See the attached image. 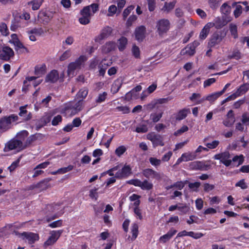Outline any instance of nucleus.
Segmentation results:
<instances>
[{
  "mask_svg": "<svg viewBox=\"0 0 249 249\" xmlns=\"http://www.w3.org/2000/svg\"><path fill=\"white\" fill-rule=\"evenodd\" d=\"M29 132L27 130H22L17 135L18 139L13 138L8 142L4 147L5 151L17 149L18 151L23 150L25 146H23L22 141L28 136Z\"/></svg>",
  "mask_w": 249,
  "mask_h": 249,
  "instance_id": "1",
  "label": "nucleus"
},
{
  "mask_svg": "<svg viewBox=\"0 0 249 249\" xmlns=\"http://www.w3.org/2000/svg\"><path fill=\"white\" fill-rule=\"evenodd\" d=\"M226 36V32L224 30H217L211 36L208 42V47L212 48L220 44L222 40Z\"/></svg>",
  "mask_w": 249,
  "mask_h": 249,
  "instance_id": "2",
  "label": "nucleus"
},
{
  "mask_svg": "<svg viewBox=\"0 0 249 249\" xmlns=\"http://www.w3.org/2000/svg\"><path fill=\"white\" fill-rule=\"evenodd\" d=\"M18 116L15 114H11L8 116H4L0 119V132H6L11 128L12 122L17 121Z\"/></svg>",
  "mask_w": 249,
  "mask_h": 249,
  "instance_id": "3",
  "label": "nucleus"
},
{
  "mask_svg": "<svg viewBox=\"0 0 249 249\" xmlns=\"http://www.w3.org/2000/svg\"><path fill=\"white\" fill-rule=\"evenodd\" d=\"M170 28V22L167 19L162 18L156 22L157 32L158 35L162 36L166 34Z\"/></svg>",
  "mask_w": 249,
  "mask_h": 249,
  "instance_id": "4",
  "label": "nucleus"
},
{
  "mask_svg": "<svg viewBox=\"0 0 249 249\" xmlns=\"http://www.w3.org/2000/svg\"><path fill=\"white\" fill-rule=\"evenodd\" d=\"M87 60L85 55H80L74 62L70 63L68 66L67 73L69 76L73 74L74 71L80 69L81 66Z\"/></svg>",
  "mask_w": 249,
  "mask_h": 249,
  "instance_id": "5",
  "label": "nucleus"
},
{
  "mask_svg": "<svg viewBox=\"0 0 249 249\" xmlns=\"http://www.w3.org/2000/svg\"><path fill=\"white\" fill-rule=\"evenodd\" d=\"M54 13L47 10H40L37 16L38 20L43 25H47L53 17Z\"/></svg>",
  "mask_w": 249,
  "mask_h": 249,
  "instance_id": "6",
  "label": "nucleus"
},
{
  "mask_svg": "<svg viewBox=\"0 0 249 249\" xmlns=\"http://www.w3.org/2000/svg\"><path fill=\"white\" fill-rule=\"evenodd\" d=\"M189 168L192 170L207 171L211 169V165L206 161L196 160L190 163Z\"/></svg>",
  "mask_w": 249,
  "mask_h": 249,
  "instance_id": "7",
  "label": "nucleus"
},
{
  "mask_svg": "<svg viewBox=\"0 0 249 249\" xmlns=\"http://www.w3.org/2000/svg\"><path fill=\"white\" fill-rule=\"evenodd\" d=\"M213 158L214 160H220V162L226 167L230 166L232 163L231 155L229 151H224L216 154L214 156Z\"/></svg>",
  "mask_w": 249,
  "mask_h": 249,
  "instance_id": "8",
  "label": "nucleus"
},
{
  "mask_svg": "<svg viewBox=\"0 0 249 249\" xmlns=\"http://www.w3.org/2000/svg\"><path fill=\"white\" fill-rule=\"evenodd\" d=\"M81 17L78 19L79 23L82 25H87L90 21L91 14L89 6H85L80 12Z\"/></svg>",
  "mask_w": 249,
  "mask_h": 249,
  "instance_id": "9",
  "label": "nucleus"
},
{
  "mask_svg": "<svg viewBox=\"0 0 249 249\" xmlns=\"http://www.w3.org/2000/svg\"><path fill=\"white\" fill-rule=\"evenodd\" d=\"M11 38L10 42L14 44L15 49L17 52L19 51L20 53H23L24 52L26 53L29 52L27 48L25 47L22 43L20 41L16 34H12L11 35Z\"/></svg>",
  "mask_w": 249,
  "mask_h": 249,
  "instance_id": "10",
  "label": "nucleus"
},
{
  "mask_svg": "<svg viewBox=\"0 0 249 249\" xmlns=\"http://www.w3.org/2000/svg\"><path fill=\"white\" fill-rule=\"evenodd\" d=\"M62 232V230L51 231L50 233V236L44 242V246L48 247L53 245L59 239Z\"/></svg>",
  "mask_w": 249,
  "mask_h": 249,
  "instance_id": "11",
  "label": "nucleus"
},
{
  "mask_svg": "<svg viewBox=\"0 0 249 249\" xmlns=\"http://www.w3.org/2000/svg\"><path fill=\"white\" fill-rule=\"evenodd\" d=\"M147 138L152 142L154 147L159 145L162 146L164 145L162 137L160 135L156 134L154 132L148 133Z\"/></svg>",
  "mask_w": 249,
  "mask_h": 249,
  "instance_id": "12",
  "label": "nucleus"
},
{
  "mask_svg": "<svg viewBox=\"0 0 249 249\" xmlns=\"http://www.w3.org/2000/svg\"><path fill=\"white\" fill-rule=\"evenodd\" d=\"M131 174L132 169L130 166L125 164L121 170L116 173L115 177L119 179L126 178Z\"/></svg>",
  "mask_w": 249,
  "mask_h": 249,
  "instance_id": "13",
  "label": "nucleus"
},
{
  "mask_svg": "<svg viewBox=\"0 0 249 249\" xmlns=\"http://www.w3.org/2000/svg\"><path fill=\"white\" fill-rule=\"evenodd\" d=\"M113 29L111 27L107 26L105 27L101 31L100 35L96 36L95 41L96 42H100L103 39L108 37L112 33Z\"/></svg>",
  "mask_w": 249,
  "mask_h": 249,
  "instance_id": "14",
  "label": "nucleus"
},
{
  "mask_svg": "<svg viewBox=\"0 0 249 249\" xmlns=\"http://www.w3.org/2000/svg\"><path fill=\"white\" fill-rule=\"evenodd\" d=\"M14 55L13 50L9 46H4L0 51V59L7 61Z\"/></svg>",
  "mask_w": 249,
  "mask_h": 249,
  "instance_id": "15",
  "label": "nucleus"
},
{
  "mask_svg": "<svg viewBox=\"0 0 249 249\" xmlns=\"http://www.w3.org/2000/svg\"><path fill=\"white\" fill-rule=\"evenodd\" d=\"M146 32V27L143 25H141L135 28L134 35L136 40L139 42L143 41L145 37Z\"/></svg>",
  "mask_w": 249,
  "mask_h": 249,
  "instance_id": "16",
  "label": "nucleus"
},
{
  "mask_svg": "<svg viewBox=\"0 0 249 249\" xmlns=\"http://www.w3.org/2000/svg\"><path fill=\"white\" fill-rule=\"evenodd\" d=\"M51 179L49 178H45L36 184H33L30 186L31 189L37 188L40 191L45 190L50 187L49 182Z\"/></svg>",
  "mask_w": 249,
  "mask_h": 249,
  "instance_id": "17",
  "label": "nucleus"
},
{
  "mask_svg": "<svg viewBox=\"0 0 249 249\" xmlns=\"http://www.w3.org/2000/svg\"><path fill=\"white\" fill-rule=\"evenodd\" d=\"M142 174L146 178H152L159 180L160 178V174L152 169L146 168L143 170Z\"/></svg>",
  "mask_w": 249,
  "mask_h": 249,
  "instance_id": "18",
  "label": "nucleus"
},
{
  "mask_svg": "<svg viewBox=\"0 0 249 249\" xmlns=\"http://www.w3.org/2000/svg\"><path fill=\"white\" fill-rule=\"evenodd\" d=\"M21 235L23 237V239L26 238L28 240L29 244H34L39 239L38 235L33 232H23L21 233Z\"/></svg>",
  "mask_w": 249,
  "mask_h": 249,
  "instance_id": "19",
  "label": "nucleus"
},
{
  "mask_svg": "<svg viewBox=\"0 0 249 249\" xmlns=\"http://www.w3.org/2000/svg\"><path fill=\"white\" fill-rule=\"evenodd\" d=\"M221 95H220L219 92L213 93L212 94L208 95L205 97H204L202 98V99L197 100L196 102V105L200 104L205 100H207L210 102H213L216 100Z\"/></svg>",
  "mask_w": 249,
  "mask_h": 249,
  "instance_id": "20",
  "label": "nucleus"
},
{
  "mask_svg": "<svg viewBox=\"0 0 249 249\" xmlns=\"http://www.w3.org/2000/svg\"><path fill=\"white\" fill-rule=\"evenodd\" d=\"M59 78V74L58 71L56 70H52L45 78L46 82H51L52 83H55Z\"/></svg>",
  "mask_w": 249,
  "mask_h": 249,
  "instance_id": "21",
  "label": "nucleus"
},
{
  "mask_svg": "<svg viewBox=\"0 0 249 249\" xmlns=\"http://www.w3.org/2000/svg\"><path fill=\"white\" fill-rule=\"evenodd\" d=\"M212 24L211 22H208L204 26L199 36V38L201 40H204L207 38L210 33V29L212 28Z\"/></svg>",
  "mask_w": 249,
  "mask_h": 249,
  "instance_id": "22",
  "label": "nucleus"
},
{
  "mask_svg": "<svg viewBox=\"0 0 249 249\" xmlns=\"http://www.w3.org/2000/svg\"><path fill=\"white\" fill-rule=\"evenodd\" d=\"M177 232L176 230L171 229L166 234H164L160 238V241L163 243H165L169 240Z\"/></svg>",
  "mask_w": 249,
  "mask_h": 249,
  "instance_id": "23",
  "label": "nucleus"
},
{
  "mask_svg": "<svg viewBox=\"0 0 249 249\" xmlns=\"http://www.w3.org/2000/svg\"><path fill=\"white\" fill-rule=\"evenodd\" d=\"M46 69L45 64L36 65L35 67V74L38 77L41 76L46 73Z\"/></svg>",
  "mask_w": 249,
  "mask_h": 249,
  "instance_id": "24",
  "label": "nucleus"
},
{
  "mask_svg": "<svg viewBox=\"0 0 249 249\" xmlns=\"http://www.w3.org/2000/svg\"><path fill=\"white\" fill-rule=\"evenodd\" d=\"M190 113L189 108H184L182 109L179 110L176 116V120L180 121L185 119L188 113Z\"/></svg>",
  "mask_w": 249,
  "mask_h": 249,
  "instance_id": "25",
  "label": "nucleus"
},
{
  "mask_svg": "<svg viewBox=\"0 0 249 249\" xmlns=\"http://www.w3.org/2000/svg\"><path fill=\"white\" fill-rule=\"evenodd\" d=\"M116 44L113 41L107 42L102 47V51L105 53H107L115 49Z\"/></svg>",
  "mask_w": 249,
  "mask_h": 249,
  "instance_id": "26",
  "label": "nucleus"
},
{
  "mask_svg": "<svg viewBox=\"0 0 249 249\" xmlns=\"http://www.w3.org/2000/svg\"><path fill=\"white\" fill-rule=\"evenodd\" d=\"M196 53L195 47L189 44L185 48L182 49L180 52L181 55H189L190 56L193 55Z\"/></svg>",
  "mask_w": 249,
  "mask_h": 249,
  "instance_id": "27",
  "label": "nucleus"
},
{
  "mask_svg": "<svg viewBox=\"0 0 249 249\" xmlns=\"http://www.w3.org/2000/svg\"><path fill=\"white\" fill-rule=\"evenodd\" d=\"M158 112L152 113L150 114V118L152 122L156 123L159 122L162 117L163 114V110L162 109H159Z\"/></svg>",
  "mask_w": 249,
  "mask_h": 249,
  "instance_id": "28",
  "label": "nucleus"
},
{
  "mask_svg": "<svg viewBox=\"0 0 249 249\" xmlns=\"http://www.w3.org/2000/svg\"><path fill=\"white\" fill-rule=\"evenodd\" d=\"M106 59H103L98 65L99 74L100 76H104L106 70L109 64L105 63Z\"/></svg>",
  "mask_w": 249,
  "mask_h": 249,
  "instance_id": "29",
  "label": "nucleus"
},
{
  "mask_svg": "<svg viewBox=\"0 0 249 249\" xmlns=\"http://www.w3.org/2000/svg\"><path fill=\"white\" fill-rule=\"evenodd\" d=\"M249 89V83H246L241 85L237 89L236 94L237 96H241L246 93Z\"/></svg>",
  "mask_w": 249,
  "mask_h": 249,
  "instance_id": "30",
  "label": "nucleus"
},
{
  "mask_svg": "<svg viewBox=\"0 0 249 249\" xmlns=\"http://www.w3.org/2000/svg\"><path fill=\"white\" fill-rule=\"evenodd\" d=\"M26 106H21L19 107V112L18 113V115L20 117H24L25 118L24 120L25 121H28L30 120L32 117V113L31 112H29L28 115L25 116V114H27V110L26 109Z\"/></svg>",
  "mask_w": 249,
  "mask_h": 249,
  "instance_id": "31",
  "label": "nucleus"
},
{
  "mask_svg": "<svg viewBox=\"0 0 249 249\" xmlns=\"http://www.w3.org/2000/svg\"><path fill=\"white\" fill-rule=\"evenodd\" d=\"M73 167L74 166L73 165H69L67 167L59 168L56 171L52 172L51 174L53 175H55L56 174H63L69 171H71L73 169Z\"/></svg>",
  "mask_w": 249,
  "mask_h": 249,
  "instance_id": "32",
  "label": "nucleus"
},
{
  "mask_svg": "<svg viewBox=\"0 0 249 249\" xmlns=\"http://www.w3.org/2000/svg\"><path fill=\"white\" fill-rule=\"evenodd\" d=\"M122 85V81L118 78L113 83L111 89V91L113 94L118 92Z\"/></svg>",
  "mask_w": 249,
  "mask_h": 249,
  "instance_id": "33",
  "label": "nucleus"
},
{
  "mask_svg": "<svg viewBox=\"0 0 249 249\" xmlns=\"http://www.w3.org/2000/svg\"><path fill=\"white\" fill-rule=\"evenodd\" d=\"M169 100V98H159L156 100L155 102L151 103L149 105L151 106V108L156 107L157 109H160V107L157 106V105L167 103Z\"/></svg>",
  "mask_w": 249,
  "mask_h": 249,
  "instance_id": "34",
  "label": "nucleus"
},
{
  "mask_svg": "<svg viewBox=\"0 0 249 249\" xmlns=\"http://www.w3.org/2000/svg\"><path fill=\"white\" fill-rule=\"evenodd\" d=\"M44 0H33L28 2V5H32V9L34 11L39 9Z\"/></svg>",
  "mask_w": 249,
  "mask_h": 249,
  "instance_id": "35",
  "label": "nucleus"
},
{
  "mask_svg": "<svg viewBox=\"0 0 249 249\" xmlns=\"http://www.w3.org/2000/svg\"><path fill=\"white\" fill-rule=\"evenodd\" d=\"M231 160L233 162L232 165L237 167L243 164L244 161V157L243 155H236L231 159Z\"/></svg>",
  "mask_w": 249,
  "mask_h": 249,
  "instance_id": "36",
  "label": "nucleus"
},
{
  "mask_svg": "<svg viewBox=\"0 0 249 249\" xmlns=\"http://www.w3.org/2000/svg\"><path fill=\"white\" fill-rule=\"evenodd\" d=\"M42 134L40 133H36L34 135H31L26 140L25 142V145L24 146H28L31 144L33 142L37 140L39 136H41Z\"/></svg>",
  "mask_w": 249,
  "mask_h": 249,
  "instance_id": "37",
  "label": "nucleus"
},
{
  "mask_svg": "<svg viewBox=\"0 0 249 249\" xmlns=\"http://www.w3.org/2000/svg\"><path fill=\"white\" fill-rule=\"evenodd\" d=\"M20 19L18 18H15L11 21L10 29L12 31H16L20 26Z\"/></svg>",
  "mask_w": 249,
  "mask_h": 249,
  "instance_id": "38",
  "label": "nucleus"
},
{
  "mask_svg": "<svg viewBox=\"0 0 249 249\" xmlns=\"http://www.w3.org/2000/svg\"><path fill=\"white\" fill-rule=\"evenodd\" d=\"M210 22L212 24V28L214 27L217 29H221L225 25L224 21L219 18H216L213 22Z\"/></svg>",
  "mask_w": 249,
  "mask_h": 249,
  "instance_id": "39",
  "label": "nucleus"
},
{
  "mask_svg": "<svg viewBox=\"0 0 249 249\" xmlns=\"http://www.w3.org/2000/svg\"><path fill=\"white\" fill-rule=\"evenodd\" d=\"M118 49L120 51H123L126 48L127 39L124 36H122L119 40Z\"/></svg>",
  "mask_w": 249,
  "mask_h": 249,
  "instance_id": "40",
  "label": "nucleus"
},
{
  "mask_svg": "<svg viewBox=\"0 0 249 249\" xmlns=\"http://www.w3.org/2000/svg\"><path fill=\"white\" fill-rule=\"evenodd\" d=\"M45 33L44 29L42 27L34 28L30 31H27L28 34H35L37 36H41Z\"/></svg>",
  "mask_w": 249,
  "mask_h": 249,
  "instance_id": "41",
  "label": "nucleus"
},
{
  "mask_svg": "<svg viewBox=\"0 0 249 249\" xmlns=\"http://www.w3.org/2000/svg\"><path fill=\"white\" fill-rule=\"evenodd\" d=\"M83 107V101L82 100H79L76 102L74 105L72 107L73 110L71 111V113L76 114L81 111Z\"/></svg>",
  "mask_w": 249,
  "mask_h": 249,
  "instance_id": "42",
  "label": "nucleus"
},
{
  "mask_svg": "<svg viewBox=\"0 0 249 249\" xmlns=\"http://www.w3.org/2000/svg\"><path fill=\"white\" fill-rule=\"evenodd\" d=\"M142 87L140 85H138L134 88L131 91L126 94V98L128 100L131 99L134 93L140 91Z\"/></svg>",
  "mask_w": 249,
  "mask_h": 249,
  "instance_id": "43",
  "label": "nucleus"
},
{
  "mask_svg": "<svg viewBox=\"0 0 249 249\" xmlns=\"http://www.w3.org/2000/svg\"><path fill=\"white\" fill-rule=\"evenodd\" d=\"M88 92L89 90L87 88H84L81 89L76 94L77 98L83 100V99L86 98L87 96Z\"/></svg>",
  "mask_w": 249,
  "mask_h": 249,
  "instance_id": "44",
  "label": "nucleus"
},
{
  "mask_svg": "<svg viewBox=\"0 0 249 249\" xmlns=\"http://www.w3.org/2000/svg\"><path fill=\"white\" fill-rule=\"evenodd\" d=\"M140 187L143 190H150L153 188V184L148 181L147 180L145 179L143 181H141Z\"/></svg>",
  "mask_w": 249,
  "mask_h": 249,
  "instance_id": "45",
  "label": "nucleus"
},
{
  "mask_svg": "<svg viewBox=\"0 0 249 249\" xmlns=\"http://www.w3.org/2000/svg\"><path fill=\"white\" fill-rule=\"evenodd\" d=\"M139 227L137 223H133L131 226V232L132 233V240H135L138 236Z\"/></svg>",
  "mask_w": 249,
  "mask_h": 249,
  "instance_id": "46",
  "label": "nucleus"
},
{
  "mask_svg": "<svg viewBox=\"0 0 249 249\" xmlns=\"http://www.w3.org/2000/svg\"><path fill=\"white\" fill-rule=\"evenodd\" d=\"M107 93L106 91H104L101 93H99L95 99V103L97 104H99L105 102L107 98Z\"/></svg>",
  "mask_w": 249,
  "mask_h": 249,
  "instance_id": "47",
  "label": "nucleus"
},
{
  "mask_svg": "<svg viewBox=\"0 0 249 249\" xmlns=\"http://www.w3.org/2000/svg\"><path fill=\"white\" fill-rule=\"evenodd\" d=\"M230 59H235L236 60H239L242 58V54L239 50L237 49H234L232 52L231 55L228 56Z\"/></svg>",
  "mask_w": 249,
  "mask_h": 249,
  "instance_id": "48",
  "label": "nucleus"
},
{
  "mask_svg": "<svg viewBox=\"0 0 249 249\" xmlns=\"http://www.w3.org/2000/svg\"><path fill=\"white\" fill-rule=\"evenodd\" d=\"M196 157V156L195 154L190 153H185L182 154L181 155V158H182V160L185 161L192 160H194Z\"/></svg>",
  "mask_w": 249,
  "mask_h": 249,
  "instance_id": "49",
  "label": "nucleus"
},
{
  "mask_svg": "<svg viewBox=\"0 0 249 249\" xmlns=\"http://www.w3.org/2000/svg\"><path fill=\"white\" fill-rule=\"evenodd\" d=\"M230 31L231 35L234 39L238 37L237 27L236 25L232 23L230 24Z\"/></svg>",
  "mask_w": 249,
  "mask_h": 249,
  "instance_id": "50",
  "label": "nucleus"
},
{
  "mask_svg": "<svg viewBox=\"0 0 249 249\" xmlns=\"http://www.w3.org/2000/svg\"><path fill=\"white\" fill-rule=\"evenodd\" d=\"M176 4V1H172L170 2L169 3H168L167 2H165L164 5L163 6V8H162V10L163 11H166L167 12H169L171 10H172Z\"/></svg>",
  "mask_w": 249,
  "mask_h": 249,
  "instance_id": "51",
  "label": "nucleus"
},
{
  "mask_svg": "<svg viewBox=\"0 0 249 249\" xmlns=\"http://www.w3.org/2000/svg\"><path fill=\"white\" fill-rule=\"evenodd\" d=\"M220 10L222 14L225 15H228L231 10V7L225 2L220 7Z\"/></svg>",
  "mask_w": 249,
  "mask_h": 249,
  "instance_id": "52",
  "label": "nucleus"
},
{
  "mask_svg": "<svg viewBox=\"0 0 249 249\" xmlns=\"http://www.w3.org/2000/svg\"><path fill=\"white\" fill-rule=\"evenodd\" d=\"M60 206L59 204H51L47 205L46 210L49 213H54L59 210L58 207Z\"/></svg>",
  "mask_w": 249,
  "mask_h": 249,
  "instance_id": "53",
  "label": "nucleus"
},
{
  "mask_svg": "<svg viewBox=\"0 0 249 249\" xmlns=\"http://www.w3.org/2000/svg\"><path fill=\"white\" fill-rule=\"evenodd\" d=\"M0 32L1 35L4 36H6L9 34V31L7 25L4 22L0 23Z\"/></svg>",
  "mask_w": 249,
  "mask_h": 249,
  "instance_id": "54",
  "label": "nucleus"
},
{
  "mask_svg": "<svg viewBox=\"0 0 249 249\" xmlns=\"http://www.w3.org/2000/svg\"><path fill=\"white\" fill-rule=\"evenodd\" d=\"M132 53L133 55L136 58H139L140 57V50L139 48L136 45H133L132 48Z\"/></svg>",
  "mask_w": 249,
  "mask_h": 249,
  "instance_id": "55",
  "label": "nucleus"
},
{
  "mask_svg": "<svg viewBox=\"0 0 249 249\" xmlns=\"http://www.w3.org/2000/svg\"><path fill=\"white\" fill-rule=\"evenodd\" d=\"M126 149L124 145H121L117 147L115 150V154L118 157H121L126 151Z\"/></svg>",
  "mask_w": 249,
  "mask_h": 249,
  "instance_id": "56",
  "label": "nucleus"
},
{
  "mask_svg": "<svg viewBox=\"0 0 249 249\" xmlns=\"http://www.w3.org/2000/svg\"><path fill=\"white\" fill-rule=\"evenodd\" d=\"M22 156H20L16 160L13 162V163L11 164L10 166H9L8 169L10 171H13L15 170V169L18 166L20 161L21 160Z\"/></svg>",
  "mask_w": 249,
  "mask_h": 249,
  "instance_id": "57",
  "label": "nucleus"
},
{
  "mask_svg": "<svg viewBox=\"0 0 249 249\" xmlns=\"http://www.w3.org/2000/svg\"><path fill=\"white\" fill-rule=\"evenodd\" d=\"M200 182L196 181L193 183H190L188 185V187L194 191L197 192L198 191V189L200 187Z\"/></svg>",
  "mask_w": 249,
  "mask_h": 249,
  "instance_id": "58",
  "label": "nucleus"
},
{
  "mask_svg": "<svg viewBox=\"0 0 249 249\" xmlns=\"http://www.w3.org/2000/svg\"><path fill=\"white\" fill-rule=\"evenodd\" d=\"M134 8V6L130 5L125 8L123 13V16L124 19H125L130 14L131 11Z\"/></svg>",
  "mask_w": 249,
  "mask_h": 249,
  "instance_id": "59",
  "label": "nucleus"
},
{
  "mask_svg": "<svg viewBox=\"0 0 249 249\" xmlns=\"http://www.w3.org/2000/svg\"><path fill=\"white\" fill-rule=\"evenodd\" d=\"M148 131V127L146 124H142L136 128V131L138 133H145Z\"/></svg>",
  "mask_w": 249,
  "mask_h": 249,
  "instance_id": "60",
  "label": "nucleus"
},
{
  "mask_svg": "<svg viewBox=\"0 0 249 249\" xmlns=\"http://www.w3.org/2000/svg\"><path fill=\"white\" fill-rule=\"evenodd\" d=\"M63 221L61 219L53 221L49 224L48 226L52 228L60 227L62 226Z\"/></svg>",
  "mask_w": 249,
  "mask_h": 249,
  "instance_id": "61",
  "label": "nucleus"
},
{
  "mask_svg": "<svg viewBox=\"0 0 249 249\" xmlns=\"http://www.w3.org/2000/svg\"><path fill=\"white\" fill-rule=\"evenodd\" d=\"M188 130V127L186 125H184L180 129H178L174 132V135L176 136H178L183 133L187 131Z\"/></svg>",
  "mask_w": 249,
  "mask_h": 249,
  "instance_id": "62",
  "label": "nucleus"
},
{
  "mask_svg": "<svg viewBox=\"0 0 249 249\" xmlns=\"http://www.w3.org/2000/svg\"><path fill=\"white\" fill-rule=\"evenodd\" d=\"M126 183H127L128 184L133 185L135 186L140 187L141 181L138 178L132 179L127 180L126 181Z\"/></svg>",
  "mask_w": 249,
  "mask_h": 249,
  "instance_id": "63",
  "label": "nucleus"
},
{
  "mask_svg": "<svg viewBox=\"0 0 249 249\" xmlns=\"http://www.w3.org/2000/svg\"><path fill=\"white\" fill-rule=\"evenodd\" d=\"M241 122L246 125H249V115L247 113H244L242 115Z\"/></svg>",
  "mask_w": 249,
  "mask_h": 249,
  "instance_id": "64",
  "label": "nucleus"
}]
</instances>
